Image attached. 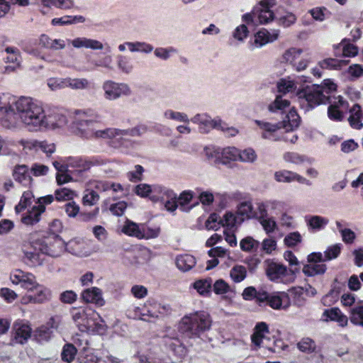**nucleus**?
Masks as SVG:
<instances>
[{
	"mask_svg": "<svg viewBox=\"0 0 363 363\" xmlns=\"http://www.w3.org/2000/svg\"><path fill=\"white\" fill-rule=\"evenodd\" d=\"M301 118L294 108L289 110L285 119L280 122L287 131L294 130L299 126Z\"/></svg>",
	"mask_w": 363,
	"mask_h": 363,
	"instance_id": "obj_32",
	"label": "nucleus"
},
{
	"mask_svg": "<svg viewBox=\"0 0 363 363\" xmlns=\"http://www.w3.org/2000/svg\"><path fill=\"white\" fill-rule=\"evenodd\" d=\"M296 16L291 12H286L279 18V23L284 28H289L294 25L296 21Z\"/></svg>",
	"mask_w": 363,
	"mask_h": 363,
	"instance_id": "obj_64",
	"label": "nucleus"
},
{
	"mask_svg": "<svg viewBox=\"0 0 363 363\" xmlns=\"http://www.w3.org/2000/svg\"><path fill=\"white\" fill-rule=\"evenodd\" d=\"M101 114L91 109H77L72 113V123L80 137L86 139L109 140L110 146L113 148L125 146L127 140L123 138V136L139 137L147 131V127L145 125L136 126L130 130L114 128L102 130L86 129L94 123H101Z\"/></svg>",
	"mask_w": 363,
	"mask_h": 363,
	"instance_id": "obj_2",
	"label": "nucleus"
},
{
	"mask_svg": "<svg viewBox=\"0 0 363 363\" xmlns=\"http://www.w3.org/2000/svg\"><path fill=\"white\" fill-rule=\"evenodd\" d=\"M13 177L16 182L24 186H29L32 182V178L28 172V168L26 165L17 167L14 170Z\"/></svg>",
	"mask_w": 363,
	"mask_h": 363,
	"instance_id": "obj_35",
	"label": "nucleus"
},
{
	"mask_svg": "<svg viewBox=\"0 0 363 363\" xmlns=\"http://www.w3.org/2000/svg\"><path fill=\"white\" fill-rule=\"evenodd\" d=\"M350 320L353 324L363 327V306H356L351 309Z\"/></svg>",
	"mask_w": 363,
	"mask_h": 363,
	"instance_id": "obj_52",
	"label": "nucleus"
},
{
	"mask_svg": "<svg viewBox=\"0 0 363 363\" xmlns=\"http://www.w3.org/2000/svg\"><path fill=\"white\" fill-rule=\"evenodd\" d=\"M82 300L85 303H90L99 306H103L105 301L102 297V291L97 287L85 289L81 294Z\"/></svg>",
	"mask_w": 363,
	"mask_h": 363,
	"instance_id": "obj_22",
	"label": "nucleus"
},
{
	"mask_svg": "<svg viewBox=\"0 0 363 363\" xmlns=\"http://www.w3.org/2000/svg\"><path fill=\"white\" fill-rule=\"evenodd\" d=\"M163 187L158 184H140L135 187L134 192L142 198H147L152 203H157Z\"/></svg>",
	"mask_w": 363,
	"mask_h": 363,
	"instance_id": "obj_15",
	"label": "nucleus"
},
{
	"mask_svg": "<svg viewBox=\"0 0 363 363\" xmlns=\"http://www.w3.org/2000/svg\"><path fill=\"white\" fill-rule=\"evenodd\" d=\"M32 250L24 251L23 262L30 266H38L43 263V258L40 257L41 252L35 250L31 246Z\"/></svg>",
	"mask_w": 363,
	"mask_h": 363,
	"instance_id": "obj_38",
	"label": "nucleus"
},
{
	"mask_svg": "<svg viewBox=\"0 0 363 363\" xmlns=\"http://www.w3.org/2000/svg\"><path fill=\"white\" fill-rule=\"evenodd\" d=\"M255 123L262 130V137L266 140H272L279 141L282 140L283 135L279 133V130L283 128L280 122L271 123L264 121L256 120Z\"/></svg>",
	"mask_w": 363,
	"mask_h": 363,
	"instance_id": "obj_14",
	"label": "nucleus"
},
{
	"mask_svg": "<svg viewBox=\"0 0 363 363\" xmlns=\"http://www.w3.org/2000/svg\"><path fill=\"white\" fill-rule=\"evenodd\" d=\"M305 221L309 230L312 231H319L323 229L329 222L328 218L320 216H306Z\"/></svg>",
	"mask_w": 363,
	"mask_h": 363,
	"instance_id": "obj_33",
	"label": "nucleus"
},
{
	"mask_svg": "<svg viewBox=\"0 0 363 363\" xmlns=\"http://www.w3.org/2000/svg\"><path fill=\"white\" fill-rule=\"evenodd\" d=\"M165 343L170 348V350L173 351V352L179 358H184L186 356L188 350L178 339H172L169 337H167Z\"/></svg>",
	"mask_w": 363,
	"mask_h": 363,
	"instance_id": "obj_36",
	"label": "nucleus"
},
{
	"mask_svg": "<svg viewBox=\"0 0 363 363\" xmlns=\"http://www.w3.org/2000/svg\"><path fill=\"white\" fill-rule=\"evenodd\" d=\"M69 42L73 48L77 49L87 48L94 50H101L104 49V45L101 41L85 37H78L69 40Z\"/></svg>",
	"mask_w": 363,
	"mask_h": 363,
	"instance_id": "obj_23",
	"label": "nucleus"
},
{
	"mask_svg": "<svg viewBox=\"0 0 363 363\" xmlns=\"http://www.w3.org/2000/svg\"><path fill=\"white\" fill-rule=\"evenodd\" d=\"M212 281L211 279H199L193 284L194 288L201 296H208L211 294Z\"/></svg>",
	"mask_w": 363,
	"mask_h": 363,
	"instance_id": "obj_47",
	"label": "nucleus"
},
{
	"mask_svg": "<svg viewBox=\"0 0 363 363\" xmlns=\"http://www.w3.org/2000/svg\"><path fill=\"white\" fill-rule=\"evenodd\" d=\"M336 57H353L358 54V48L346 39L334 46Z\"/></svg>",
	"mask_w": 363,
	"mask_h": 363,
	"instance_id": "obj_27",
	"label": "nucleus"
},
{
	"mask_svg": "<svg viewBox=\"0 0 363 363\" xmlns=\"http://www.w3.org/2000/svg\"><path fill=\"white\" fill-rule=\"evenodd\" d=\"M67 168L71 167L74 169L78 174L87 171L86 160H84L79 157H67L66 158Z\"/></svg>",
	"mask_w": 363,
	"mask_h": 363,
	"instance_id": "obj_41",
	"label": "nucleus"
},
{
	"mask_svg": "<svg viewBox=\"0 0 363 363\" xmlns=\"http://www.w3.org/2000/svg\"><path fill=\"white\" fill-rule=\"evenodd\" d=\"M268 333V327L265 323L261 322L257 324L255 328V332L252 335L253 350H257L262 346L267 347V344L265 342V341L268 340L265 337V335Z\"/></svg>",
	"mask_w": 363,
	"mask_h": 363,
	"instance_id": "obj_20",
	"label": "nucleus"
},
{
	"mask_svg": "<svg viewBox=\"0 0 363 363\" xmlns=\"http://www.w3.org/2000/svg\"><path fill=\"white\" fill-rule=\"evenodd\" d=\"M196 264L195 258L190 255H179L176 258V265L182 272L191 269Z\"/></svg>",
	"mask_w": 363,
	"mask_h": 363,
	"instance_id": "obj_37",
	"label": "nucleus"
},
{
	"mask_svg": "<svg viewBox=\"0 0 363 363\" xmlns=\"http://www.w3.org/2000/svg\"><path fill=\"white\" fill-rule=\"evenodd\" d=\"M326 265L319 263H311L306 264L303 268V272L308 277H313L317 274H323L325 272Z\"/></svg>",
	"mask_w": 363,
	"mask_h": 363,
	"instance_id": "obj_46",
	"label": "nucleus"
},
{
	"mask_svg": "<svg viewBox=\"0 0 363 363\" xmlns=\"http://www.w3.org/2000/svg\"><path fill=\"white\" fill-rule=\"evenodd\" d=\"M32 328L30 325L23 320H17L13 323L11 330V341L14 343L24 344L30 337Z\"/></svg>",
	"mask_w": 363,
	"mask_h": 363,
	"instance_id": "obj_13",
	"label": "nucleus"
},
{
	"mask_svg": "<svg viewBox=\"0 0 363 363\" xmlns=\"http://www.w3.org/2000/svg\"><path fill=\"white\" fill-rule=\"evenodd\" d=\"M52 298V292L47 286L39 284L36 279L29 286L26 293L20 299L22 305L43 304Z\"/></svg>",
	"mask_w": 363,
	"mask_h": 363,
	"instance_id": "obj_8",
	"label": "nucleus"
},
{
	"mask_svg": "<svg viewBox=\"0 0 363 363\" xmlns=\"http://www.w3.org/2000/svg\"><path fill=\"white\" fill-rule=\"evenodd\" d=\"M236 209L237 214L240 218H244V220L254 218L255 216L253 204L250 199L244 200L239 203Z\"/></svg>",
	"mask_w": 363,
	"mask_h": 363,
	"instance_id": "obj_30",
	"label": "nucleus"
},
{
	"mask_svg": "<svg viewBox=\"0 0 363 363\" xmlns=\"http://www.w3.org/2000/svg\"><path fill=\"white\" fill-rule=\"evenodd\" d=\"M205 154L208 158H214L216 163L227 164L232 161H237L238 150L235 147L220 148L216 147H206Z\"/></svg>",
	"mask_w": 363,
	"mask_h": 363,
	"instance_id": "obj_11",
	"label": "nucleus"
},
{
	"mask_svg": "<svg viewBox=\"0 0 363 363\" xmlns=\"http://www.w3.org/2000/svg\"><path fill=\"white\" fill-rule=\"evenodd\" d=\"M142 227V223H136L130 220H126L121 228V231L128 236L140 240Z\"/></svg>",
	"mask_w": 363,
	"mask_h": 363,
	"instance_id": "obj_34",
	"label": "nucleus"
},
{
	"mask_svg": "<svg viewBox=\"0 0 363 363\" xmlns=\"http://www.w3.org/2000/svg\"><path fill=\"white\" fill-rule=\"evenodd\" d=\"M259 222L267 234L273 233L277 228V222L272 216L261 218Z\"/></svg>",
	"mask_w": 363,
	"mask_h": 363,
	"instance_id": "obj_62",
	"label": "nucleus"
},
{
	"mask_svg": "<svg viewBox=\"0 0 363 363\" xmlns=\"http://www.w3.org/2000/svg\"><path fill=\"white\" fill-rule=\"evenodd\" d=\"M85 21V18L82 16H75L71 18L70 16H65L63 18H53L52 21V23L54 26L56 25H67L72 24L75 22L84 23Z\"/></svg>",
	"mask_w": 363,
	"mask_h": 363,
	"instance_id": "obj_59",
	"label": "nucleus"
},
{
	"mask_svg": "<svg viewBox=\"0 0 363 363\" xmlns=\"http://www.w3.org/2000/svg\"><path fill=\"white\" fill-rule=\"evenodd\" d=\"M164 116L167 119L174 120L184 123H189V119L187 115L182 112L168 109L164 111Z\"/></svg>",
	"mask_w": 363,
	"mask_h": 363,
	"instance_id": "obj_57",
	"label": "nucleus"
},
{
	"mask_svg": "<svg viewBox=\"0 0 363 363\" xmlns=\"http://www.w3.org/2000/svg\"><path fill=\"white\" fill-rule=\"evenodd\" d=\"M116 63L118 70L123 74H129L133 70V64L125 55H118Z\"/></svg>",
	"mask_w": 363,
	"mask_h": 363,
	"instance_id": "obj_49",
	"label": "nucleus"
},
{
	"mask_svg": "<svg viewBox=\"0 0 363 363\" xmlns=\"http://www.w3.org/2000/svg\"><path fill=\"white\" fill-rule=\"evenodd\" d=\"M67 77H51L47 80V85L52 91H57L67 88Z\"/></svg>",
	"mask_w": 363,
	"mask_h": 363,
	"instance_id": "obj_51",
	"label": "nucleus"
},
{
	"mask_svg": "<svg viewBox=\"0 0 363 363\" xmlns=\"http://www.w3.org/2000/svg\"><path fill=\"white\" fill-rule=\"evenodd\" d=\"M272 6V0H265L261 1L259 5L255 8L256 16L260 24L267 23L274 19V13L269 9Z\"/></svg>",
	"mask_w": 363,
	"mask_h": 363,
	"instance_id": "obj_19",
	"label": "nucleus"
},
{
	"mask_svg": "<svg viewBox=\"0 0 363 363\" xmlns=\"http://www.w3.org/2000/svg\"><path fill=\"white\" fill-rule=\"evenodd\" d=\"M99 200V195L94 190L86 189L82 197V203L84 206H94Z\"/></svg>",
	"mask_w": 363,
	"mask_h": 363,
	"instance_id": "obj_58",
	"label": "nucleus"
},
{
	"mask_svg": "<svg viewBox=\"0 0 363 363\" xmlns=\"http://www.w3.org/2000/svg\"><path fill=\"white\" fill-rule=\"evenodd\" d=\"M72 320L81 332L104 334L107 329L104 320L91 308L74 310Z\"/></svg>",
	"mask_w": 363,
	"mask_h": 363,
	"instance_id": "obj_4",
	"label": "nucleus"
},
{
	"mask_svg": "<svg viewBox=\"0 0 363 363\" xmlns=\"http://www.w3.org/2000/svg\"><path fill=\"white\" fill-rule=\"evenodd\" d=\"M258 304L262 306L264 304L269 306L275 310H286L291 305L289 295L285 292H273L269 294L265 291L258 296Z\"/></svg>",
	"mask_w": 363,
	"mask_h": 363,
	"instance_id": "obj_10",
	"label": "nucleus"
},
{
	"mask_svg": "<svg viewBox=\"0 0 363 363\" xmlns=\"http://www.w3.org/2000/svg\"><path fill=\"white\" fill-rule=\"evenodd\" d=\"M157 203L163 204L164 208L171 213L174 212L179 206L177 194L173 190L164 186L159 195Z\"/></svg>",
	"mask_w": 363,
	"mask_h": 363,
	"instance_id": "obj_18",
	"label": "nucleus"
},
{
	"mask_svg": "<svg viewBox=\"0 0 363 363\" xmlns=\"http://www.w3.org/2000/svg\"><path fill=\"white\" fill-rule=\"evenodd\" d=\"M290 101L284 99L282 96H277L275 100L268 106V110L271 112H278L285 111L289 108Z\"/></svg>",
	"mask_w": 363,
	"mask_h": 363,
	"instance_id": "obj_45",
	"label": "nucleus"
},
{
	"mask_svg": "<svg viewBox=\"0 0 363 363\" xmlns=\"http://www.w3.org/2000/svg\"><path fill=\"white\" fill-rule=\"evenodd\" d=\"M30 245L35 250L52 257H59L66 251V242L58 235H49L34 240Z\"/></svg>",
	"mask_w": 363,
	"mask_h": 363,
	"instance_id": "obj_6",
	"label": "nucleus"
},
{
	"mask_svg": "<svg viewBox=\"0 0 363 363\" xmlns=\"http://www.w3.org/2000/svg\"><path fill=\"white\" fill-rule=\"evenodd\" d=\"M81 244H82L81 241L78 240H72L69 241L68 243H66V251H68L70 253L78 256L89 255V253H87L86 252H83V250H82L79 247H77V245H80Z\"/></svg>",
	"mask_w": 363,
	"mask_h": 363,
	"instance_id": "obj_63",
	"label": "nucleus"
},
{
	"mask_svg": "<svg viewBox=\"0 0 363 363\" xmlns=\"http://www.w3.org/2000/svg\"><path fill=\"white\" fill-rule=\"evenodd\" d=\"M298 348L303 352L312 353L315 351L316 345L311 338L302 339L298 344Z\"/></svg>",
	"mask_w": 363,
	"mask_h": 363,
	"instance_id": "obj_60",
	"label": "nucleus"
},
{
	"mask_svg": "<svg viewBox=\"0 0 363 363\" xmlns=\"http://www.w3.org/2000/svg\"><path fill=\"white\" fill-rule=\"evenodd\" d=\"M45 211L43 205L35 204L21 217V222L26 225H33L40 220L41 214Z\"/></svg>",
	"mask_w": 363,
	"mask_h": 363,
	"instance_id": "obj_24",
	"label": "nucleus"
},
{
	"mask_svg": "<svg viewBox=\"0 0 363 363\" xmlns=\"http://www.w3.org/2000/svg\"><path fill=\"white\" fill-rule=\"evenodd\" d=\"M77 354V348L72 344H67L63 347L62 351V359L67 363H70L74 359Z\"/></svg>",
	"mask_w": 363,
	"mask_h": 363,
	"instance_id": "obj_56",
	"label": "nucleus"
},
{
	"mask_svg": "<svg viewBox=\"0 0 363 363\" xmlns=\"http://www.w3.org/2000/svg\"><path fill=\"white\" fill-rule=\"evenodd\" d=\"M208 253L211 259L207 262V270L211 269L218 264V258L227 259L229 261L232 260L229 251L221 247L212 248L208 251Z\"/></svg>",
	"mask_w": 363,
	"mask_h": 363,
	"instance_id": "obj_26",
	"label": "nucleus"
},
{
	"mask_svg": "<svg viewBox=\"0 0 363 363\" xmlns=\"http://www.w3.org/2000/svg\"><path fill=\"white\" fill-rule=\"evenodd\" d=\"M238 160L243 162L253 163L257 160V154L252 148H247L242 151L238 150Z\"/></svg>",
	"mask_w": 363,
	"mask_h": 363,
	"instance_id": "obj_54",
	"label": "nucleus"
},
{
	"mask_svg": "<svg viewBox=\"0 0 363 363\" xmlns=\"http://www.w3.org/2000/svg\"><path fill=\"white\" fill-rule=\"evenodd\" d=\"M221 218L216 213L210 214L208 219L205 222V227L208 230H218L221 225Z\"/></svg>",
	"mask_w": 363,
	"mask_h": 363,
	"instance_id": "obj_61",
	"label": "nucleus"
},
{
	"mask_svg": "<svg viewBox=\"0 0 363 363\" xmlns=\"http://www.w3.org/2000/svg\"><path fill=\"white\" fill-rule=\"evenodd\" d=\"M303 50L301 48H291L286 50L283 55V62L290 64L292 66L301 58Z\"/></svg>",
	"mask_w": 363,
	"mask_h": 363,
	"instance_id": "obj_42",
	"label": "nucleus"
},
{
	"mask_svg": "<svg viewBox=\"0 0 363 363\" xmlns=\"http://www.w3.org/2000/svg\"><path fill=\"white\" fill-rule=\"evenodd\" d=\"M3 105L7 109L6 116L1 120V125L8 130L18 128L21 124L29 131H37L42 128L56 129L68 123L62 113L46 116L43 106L28 96H7Z\"/></svg>",
	"mask_w": 363,
	"mask_h": 363,
	"instance_id": "obj_1",
	"label": "nucleus"
},
{
	"mask_svg": "<svg viewBox=\"0 0 363 363\" xmlns=\"http://www.w3.org/2000/svg\"><path fill=\"white\" fill-rule=\"evenodd\" d=\"M170 311L169 306L161 305L152 299L147 301L141 307L134 308L135 316L146 322H155L160 318L169 314Z\"/></svg>",
	"mask_w": 363,
	"mask_h": 363,
	"instance_id": "obj_7",
	"label": "nucleus"
},
{
	"mask_svg": "<svg viewBox=\"0 0 363 363\" xmlns=\"http://www.w3.org/2000/svg\"><path fill=\"white\" fill-rule=\"evenodd\" d=\"M337 85L330 79H325L320 85L308 86L297 92L301 106L308 111L321 104H325L330 94L335 91Z\"/></svg>",
	"mask_w": 363,
	"mask_h": 363,
	"instance_id": "obj_3",
	"label": "nucleus"
},
{
	"mask_svg": "<svg viewBox=\"0 0 363 363\" xmlns=\"http://www.w3.org/2000/svg\"><path fill=\"white\" fill-rule=\"evenodd\" d=\"M211 320L208 313L199 312L184 316L179 323V331L189 338L198 337L210 329Z\"/></svg>",
	"mask_w": 363,
	"mask_h": 363,
	"instance_id": "obj_5",
	"label": "nucleus"
},
{
	"mask_svg": "<svg viewBox=\"0 0 363 363\" xmlns=\"http://www.w3.org/2000/svg\"><path fill=\"white\" fill-rule=\"evenodd\" d=\"M277 87L279 92L286 94L296 89V83L291 77L283 78L277 82Z\"/></svg>",
	"mask_w": 363,
	"mask_h": 363,
	"instance_id": "obj_44",
	"label": "nucleus"
},
{
	"mask_svg": "<svg viewBox=\"0 0 363 363\" xmlns=\"http://www.w3.org/2000/svg\"><path fill=\"white\" fill-rule=\"evenodd\" d=\"M348 62V60H345L326 58L319 62V66L322 69L339 70L347 65Z\"/></svg>",
	"mask_w": 363,
	"mask_h": 363,
	"instance_id": "obj_39",
	"label": "nucleus"
},
{
	"mask_svg": "<svg viewBox=\"0 0 363 363\" xmlns=\"http://www.w3.org/2000/svg\"><path fill=\"white\" fill-rule=\"evenodd\" d=\"M67 88L73 90H85L91 86L90 82L85 78L67 77Z\"/></svg>",
	"mask_w": 363,
	"mask_h": 363,
	"instance_id": "obj_40",
	"label": "nucleus"
},
{
	"mask_svg": "<svg viewBox=\"0 0 363 363\" xmlns=\"http://www.w3.org/2000/svg\"><path fill=\"white\" fill-rule=\"evenodd\" d=\"M33 200V193L29 191H25L23 194L18 204L16 206V211L17 213H20L23 210L29 207L31 205Z\"/></svg>",
	"mask_w": 363,
	"mask_h": 363,
	"instance_id": "obj_55",
	"label": "nucleus"
},
{
	"mask_svg": "<svg viewBox=\"0 0 363 363\" xmlns=\"http://www.w3.org/2000/svg\"><path fill=\"white\" fill-rule=\"evenodd\" d=\"M18 143L24 149L38 152L39 150L50 157L55 151V145L47 141L20 140Z\"/></svg>",
	"mask_w": 363,
	"mask_h": 363,
	"instance_id": "obj_16",
	"label": "nucleus"
},
{
	"mask_svg": "<svg viewBox=\"0 0 363 363\" xmlns=\"http://www.w3.org/2000/svg\"><path fill=\"white\" fill-rule=\"evenodd\" d=\"M274 178L278 182L290 183L294 181H297L301 184H304L310 186L311 183L309 180L301 177V175L287 170L277 171L274 173Z\"/></svg>",
	"mask_w": 363,
	"mask_h": 363,
	"instance_id": "obj_25",
	"label": "nucleus"
},
{
	"mask_svg": "<svg viewBox=\"0 0 363 363\" xmlns=\"http://www.w3.org/2000/svg\"><path fill=\"white\" fill-rule=\"evenodd\" d=\"M140 240L155 239L159 237L161 228L159 226H149L146 223H142Z\"/></svg>",
	"mask_w": 363,
	"mask_h": 363,
	"instance_id": "obj_43",
	"label": "nucleus"
},
{
	"mask_svg": "<svg viewBox=\"0 0 363 363\" xmlns=\"http://www.w3.org/2000/svg\"><path fill=\"white\" fill-rule=\"evenodd\" d=\"M85 346L82 347V352H80L79 360L81 363H97L98 358L94 355L88 347V341L84 342Z\"/></svg>",
	"mask_w": 363,
	"mask_h": 363,
	"instance_id": "obj_53",
	"label": "nucleus"
},
{
	"mask_svg": "<svg viewBox=\"0 0 363 363\" xmlns=\"http://www.w3.org/2000/svg\"><path fill=\"white\" fill-rule=\"evenodd\" d=\"M104 98L108 101L116 100L122 96L131 95L132 90L125 83H118L111 80L104 82L102 85Z\"/></svg>",
	"mask_w": 363,
	"mask_h": 363,
	"instance_id": "obj_12",
	"label": "nucleus"
},
{
	"mask_svg": "<svg viewBox=\"0 0 363 363\" xmlns=\"http://www.w3.org/2000/svg\"><path fill=\"white\" fill-rule=\"evenodd\" d=\"M247 269L245 266L236 264L230 271V277L235 283H240L247 277Z\"/></svg>",
	"mask_w": 363,
	"mask_h": 363,
	"instance_id": "obj_50",
	"label": "nucleus"
},
{
	"mask_svg": "<svg viewBox=\"0 0 363 363\" xmlns=\"http://www.w3.org/2000/svg\"><path fill=\"white\" fill-rule=\"evenodd\" d=\"M9 279L13 284H20L23 289L27 291L35 279V277L31 273L24 272L20 269H16L11 272Z\"/></svg>",
	"mask_w": 363,
	"mask_h": 363,
	"instance_id": "obj_17",
	"label": "nucleus"
},
{
	"mask_svg": "<svg viewBox=\"0 0 363 363\" xmlns=\"http://www.w3.org/2000/svg\"><path fill=\"white\" fill-rule=\"evenodd\" d=\"M265 264V273L268 279L272 281L289 283L294 279V272L297 268L289 270L286 266L271 260H267Z\"/></svg>",
	"mask_w": 363,
	"mask_h": 363,
	"instance_id": "obj_9",
	"label": "nucleus"
},
{
	"mask_svg": "<svg viewBox=\"0 0 363 363\" xmlns=\"http://www.w3.org/2000/svg\"><path fill=\"white\" fill-rule=\"evenodd\" d=\"M77 196V193L68 188H60L55 191V198L58 201H67Z\"/></svg>",
	"mask_w": 363,
	"mask_h": 363,
	"instance_id": "obj_48",
	"label": "nucleus"
},
{
	"mask_svg": "<svg viewBox=\"0 0 363 363\" xmlns=\"http://www.w3.org/2000/svg\"><path fill=\"white\" fill-rule=\"evenodd\" d=\"M279 35V30H273L272 32H269L266 29H262L255 34V40L252 45L257 48L262 47L267 43L275 41L278 39Z\"/></svg>",
	"mask_w": 363,
	"mask_h": 363,
	"instance_id": "obj_21",
	"label": "nucleus"
},
{
	"mask_svg": "<svg viewBox=\"0 0 363 363\" xmlns=\"http://www.w3.org/2000/svg\"><path fill=\"white\" fill-rule=\"evenodd\" d=\"M323 318L325 321H336L342 327L347 325L348 322L347 317L337 308L325 310L323 314Z\"/></svg>",
	"mask_w": 363,
	"mask_h": 363,
	"instance_id": "obj_29",
	"label": "nucleus"
},
{
	"mask_svg": "<svg viewBox=\"0 0 363 363\" xmlns=\"http://www.w3.org/2000/svg\"><path fill=\"white\" fill-rule=\"evenodd\" d=\"M363 118V111L359 104H354L350 109L349 123L352 128L359 130L363 127L362 119Z\"/></svg>",
	"mask_w": 363,
	"mask_h": 363,
	"instance_id": "obj_31",
	"label": "nucleus"
},
{
	"mask_svg": "<svg viewBox=\"0 0 363 363\" xmlns=\"http://www.w3.org/2000/svg\"><path fill=\"white\" fill-rule=\"evenodd\" d=\"M243 221L244 218H240L237 213L230 211H226L220 219L222 226L233 232L237 230Z\"/></svg>",
	"mask_w": 363,
	"mask_h": 363,
	"instance_id": "obj_28",
	"label": "nucleus"
}]
</instances>
